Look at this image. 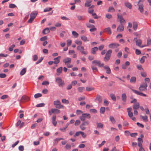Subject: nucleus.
<instances>
[{
    "label": "nucleus",
    "instance_id": "obj_50",
    "mask_svg": "<svg viewBox=\"0 0 151 151\" xmlns=\"http://www.w3.org/2000/svg\"><path fill=\"white\" fill-rule=\"evenodd\" d=\"M42 85L47 86L49 85V82L47 81H44L42 83Z\"/></svg>",
    "mask_w": 151,
    "mask_h": 151
},
{
    "label": "nucleus",
    "instance_id": "obj_29",
    "mask_svg": "<svg viewBox=\"0 0 151 151\" xmlns=\"http://www.w3.org/2000/svg\"><path fill=\"white\" fill-rule=\"evenodd\" d=\"M95 100L98 101L100 103H101L102 101V99L101 97L98 95H97V97Z\"/></svg>",
    "mask_w": 151,
    "mask_h": 151
},
{
    "label": "nucleus",
    "instance_id": "obj_33",
    "mask_svg": "<svg viewBox=\"0 0 151 151\" xmlns=\"http://www.w3.org/2000/svg\"><path fill=\"white\" fill-rule=\"evenodd\" d=\"M81 39L84 42L88 41V40H87V37L85 36H82L81 37Z\"/></svg>",
    "mask_w": 151,
    "mask_h": 151
},
{
    "label": "nucleus",
    "instance_id": "obj_64",
    "mask_svg": "<svg viewBox=\"0 0 151 151\" xmlns=\"http://www.w3.org/2000/svg\"><path fill=\"white\" fill-rule=\"evenodd\" d=\"M6 75L4 73H0V78H4L6 77Z\"/></svg>",
    "mask_w": 151,
    "mask_h": 151
},
{
    "label": "nucleus",
    "instance_id": "obj_36",
    "mask_svg": "<svg viewBox=\"0 0 151 151\" xmlns=\"http://www.w3.org/2000/svg\"><path fill=\"white\" fill-rule=\"evenodd\" d=\"M146 57L145 56H142L141 58L140 62L141 63H143L145 62V59L146 58Z\"/></svg>",
    "mask_w": 151,
    "mask_h": 151
},
{
    "label": "nucleus",
    "instance_id": "obj_47",
    "mask_svg": "<svg viewBox=\"0 0 151 151\" xmlns=\"http://www.w3.org/2000/svg\"><path fill=\"white\" fill-rule=\"evenodd\" d=\"M75 43L78 45L81 46L82 44V42L81 41H79L78 40H76L75 41Z\"/></svg>",
    "mask_w": 151,
    "mask_h": 151
},
{
    "label": "nucleus",
    "instance_id": "obj_5",
    "mask_svg": "<svg viewBox=\"0 0 151 151\" xmlns=\"http://www.w3.org/2000/svg\"><path fill=\"white\" fill-rule=\"evenodd\" d=\"M53 104L55 106V107L57 109L63 108V106L61 105L60 102L59 100L55 101L53 102Z\"/></svg>",
    "mask_w": 151,
    "mask_h": 151
},
{
    "label": "nucleus",
    "instance_id": "obj_44",
    "mask_svg": "<svg viewBox=\"0 0 151 151\" xmlns=\"http://www.w3.org/2000/svg\"><path fill=\"white\" fill-rule=\"evenodd\" d=\"M85 115L84 114H83L80 117V119L81 121H85L86 117L84 115Z\"/></svg>",
    "mask_w": 151,
    "mask_h": 151
},
{
    "label": "nucleus",
    "instance_id": "obj_34",
    "mask_svg": "<svg viewBox=\"0 0 151 151\" xmlns=\"http://www.w3.org/2000/svg\"><path fill=\"white\" fill-rule=\"evenodd\" d=\"M85 88L83 87H80L78 88V91L80 92H82L85 89Z\"/></svg>",
    "mask_w": 151,
    "mask_h": 151
},
{
    "label": "nucleus",
    "instance_id": "obj_35",
    "mask_svg": "<svg viewBox=\"0 0 151 151\" xmlns=\"http://www.w3.org/2000/svg\"><path fill=\"white\" fill-rule=\"evenodd\" d=\"M72 34L76 38L79 35L78 33L74 31L72 32Z\"/></svg>",
    "mask_w": 151,
    "mask_h": 151
},
{
    "label": "nucleus",
    "instance_id": "obj_12",
    "mask_svg": "<svg viewBox=\"0 0 151 151\" xmlns=\"http://www.w3.org/2000/svg\"><path fill=\"white\" fill-rule=\"evenodd\" d=\"M132 110V108H129L127 109V111L129 116L130 118H132L133 116V113L131 111Z\"/></svg>",
    "mask_w": 151,
    "mask_h": 151
},
{
    "label": "nucleus",
    "instance_id": "obj_54",
    "mask_svg": "<svg viewBox=\"0 0 151 151\" xmlns=\"http://www.w3.org/2000/svg\"><path fill=\"white\" fill-rule=\"evenodd\" d=\"M137 69L138 70H143V69L142 68V66L141 65H138L137 66Z\"/></svg>",
    "mask_w": 151,
    "mask_h": 151
},
{
    "label": "nucleus",
    "instance_id": "obj_13",
    "mask_svg": "<svg viewBox=\"0 0 151 151\" xmlns=\"http://www.w3.org/2000/svg\"><path fill=\"white\" fill-rule=\"evenodd\" d=\"M71 59L69 58H66L63 60V62L65 65H68V64L70 63Z\"/></svg>",
    "mask_w": 151,
    "mask_h": 151
},
{
    "label": "nucleus",
    "instance_id": "obj_17",
    "mask_svg": "<svg viewBox=\"0 0 151 151\" xmlns=\"http://www.w3.org/2000/svg\"><path fill=\"white\" fill-rule=\"evenodd\" d=\"M139 107V102H136L133 106V108L134 109H138Z\"/></svg>",
    "mask_w": 151,
    "mask_h": 151
},
{
    "label": "nucleus",
    "instance_id": "obj_8",
    "mask_svg": "<svg viewBox=\"0 0 151 151\" xmlns=\"http://www.w3.org/2000/svg\"><path fill=\"white\" fill-rule=\"evenodd\" d=\"M77 50H79L82 54L86 55L88 54L87 51H84V47L82 46H78L77 47Z\"/></svg>",
    "mask_w": 151,
    "mask_h": 151
},
{
    "label": "nucleus",
    "instance_id": "obj_18",
    "mask_svg": "<svg viewBox=\"0 0 151 151\" xmlns=\"http://www.w3.org/2000/svg\"><path fill=\"white\" fill-rule=\"evenodd\" d=\"M124 29V26L122 24L119 26L117 28V30L119 32H122L123 31Z\"/></svg>",
    "mask_w": 151,
    "mask_h": 151
},
{
    "label": "nucleus",
    "instance_id": "obj_37",
    "mask_svg": "<svg viewBox=\"0 0 151 151\" xmlns=\"http://www.w3.org/2000/svg\"><path fill=\"white\" fill-rule=\"evenodd\" d=\"M151 45V39L150 38H148L147 40V45L146 46Z\"/></svg>",
    "mask_w": 151,
    "mask_h": 151
},
{
    "label": "nucleus",
    "instance_id": "obj_39",
    "mask_svg": "<svg viewBox=\"0 0 151 151\" xmlns=\"http://www.w3.org/2000/svg\"><path fill=\"white\" fill-rule=\"evenodd\" d=\"M107 33L109 35H110L111 33V29L110 27H108L105 29Z\"/></svg>",
    "mask_w": 151,
    "mask_h": 151
},
{
    "label": "nucleus",
    "instance_id": "obj_4",
    "mask_svg": "<svg viewBox=\"0 0 151 151\" xmlns=\"http://www.w3.org/2000/svg\"><path fill=\"white\" fill-rule=\"evenodd\" d=\"M55 82L58 84L59 87H63L65 84L64 82L60 77H57L55 80Z\"/></svg>",
    "mask_w": 151,
    "mask_h": 151
},
{
    "label": "nucleus",
    "instance_id": "obj_23",
    "mask_svg": "<svg viewBox=\"0 0 151 151\" xmlns=\"http://www.w3.org/2000/svg\"><path fill=\"white\" fill-rule=\"evenodd\" d=\"M98 50V48L96 47H95L91 49V53L93 54H95L96 53V51Z\"/></svg>",
    "mask_w": 151,
    "mask_h": 151
},
{
    "label": "nucleus",
    "instance_id": "obj_1",
    "mask_svg": "<svg viewBox=\"0 0 151 151\" xmlns=\"http://www.w3.org/2000/svg\"><path fill=\"white\" fill-rule=\"evenodd\" d=\"M37 13V12L36 11H34L32 12L30 15V18L28 21L27 22L29 23H32L36 17Z\"/></svg>",
    "mask_w": 151,
    "mask_h": 151
},
{
    "label": "nucleus",
    "instance_id": "obj_3",
    "mask_svg": "<svg viewBox=\"0 0 151 151\" xmlns=\"http://www.w3.org/2000/svg\"><path fill=\"white\" fill-rule=\"evenodd\" d=\"M112 51L111 50H109L106 53L104 57V61H107L109 60L111 58V55Z\"/></svg>",
    "mask_w": 151,
    "mask_h": 151
},
{
    "label": "nucleus",
    "instance_id": "obj_2",
    "mask_svg": "<svg viewBox=\"0 0 151 151\" xmlns=\"http://www.w3.org/2000/svg\"><path fill=\"white\" fill-rule=\"evenodd\" d=\"M144 0H139L137 5L139 6L138 9L141 13H142L144 11L143 2Z\"/></svg>",
    "mask_w": 151,
    "mask_h": 151
},
{
    "label": "nucleus",
    "instance_id": "obj_26",
    "mask_svg": "<svg viewBox=\"0 0 151 151\" xmlns=\"http://www.w3.org/2000/svg\"><path fill=\"white\" fill-rule=\"evenodd\" d=\"M50 32L49 29L48 28H46L44 29L42 32L43 34H45L48 33Z\"/></svg>",
    "mask_w": 151,
    "mask_h": 151
},
{
    "label": "nucleus",
    "instance_id": "obj_57",
    "mask_svg": "<svg viewBox=\"0 0 151 151\" xmlns=\"http://www.w3.org/2000/svg\"><path fill=\"white\" fill-rule=\"evenodd\" d=\"M80 134L83 138H85L86 136V134L83 132L81 131Z\"/></svg>",
    "mask_w": 151,
    "mask_h": 151
},
{
    "label": "nucleus",
    "instance_id": "obj_59",
    "mask_svg": "<svg viewBox=\"0 0 151 151\" xmlns=\"http://www.w3.org/2000/svg\"><path fill=\"white\" fill-rule=\"evenodd\" d=\"M65 148L69 150L71 148V145L68 144H67L65 146Z\"/></svg>",
    "mask_w": 151,
    "mask_h": 151
},
{
    "label": "nucleus",
    "instance_id": "obj_55",
    "mask_svg": "<svg viewBox=\"0 0 151 151\" xmlns=\"http://www.w3.org/2000/svg\"><path fill=\"white\" fill-rule=\"evenodd\" d=\"M85 115H84L86 118L88 119H90L91 118V116L89 114L87 113L84 114Z\"/></svg>",
    "mask_w": 151,
    "mask_h": 151
},
{
    "label": "nucleus",
    "instance_id": "obj_48",
    "mask_svg": "<svg viewBox=\"0 0 151 151\" xmlns=\"http://www.w3.org/2000/svg\"><path fill=\"white\" fill-rule=\"evenodd\" d=\"M106 17L108 19H110L112 18V16L111 14H106Z\"/></svg>",
    "mask_w": 151,
    "mask_h": 151
},
{
    "label": "nucleus",
    "instance_id": "obj_58",
    "mask_svg": "<svg viewBox=\"0 0 151 151\" xmlns=\"http://www.w3.org/2000/svg\"><path fill=\"white\" fill-rule=\"evenodd\" d=\"M135 53L136 55H139L141 53V51L137 49H136L135 50Z\"/></svg>",
    "mask_w": 151,
    "mask_h": 151
},
{
    "label": "nucleus",
    "instance_id": "obj_52",
    "mask_svg": "<svg viewBox=\"0 0 151 151\" xmlns=\"http://www.w3.org/2000/svg\"><path fill=\"white\" fill-rule=\"evenodd\" d=\"M45 105L44 103H40L37 104L36 105V107H42L44 106Z\"/></svg>",
    "mask_w": 151,
    "mask_h": 151
},
{
    "label": "nucleus",
    "instance_id": "obj_7",
    "mask_svg": "<svg viewBox=\"0 0 151 151\" xmlns=\"http://www.w3.org/2000/svg\"><path fill=\"white\" fill-rule=\"evenodd\" d=\"M129 87L134 93H135L137 95L143 96H147L145 94H144L141 92L137 90L133 89L132 88L131 86H129Z\"/></svg>",
    "mask_w": 151,
    "mask_h": 151
},
{
    "label": "nucleus",
    "instance_id": "obj_11",
    "mask_svg": "<svg viewBox=\"0 0 151 151\" xmlns=\"http://www.w3.org/2000/svg\"><path fill=\"white\" fill-rule=\"evenodd\" d=\"M118 19L120 21L121 24L122 23H124L125 22V21L124 19L123 18L122 16V15H119V14H117Z\"/></svg>",
    "mask_w": 151,
    "mask_h": 151
},
{
    "label": "nucleus",
    "instance_id": "obj_28",
    "mask_svg": "<svg viewBox=\"0 0 151 151\" xmlns=\"http://www.w3.org/2000/svg\"><path fill=\"white\" fill-rule=\"evenodd\" d=\"M136 78L135 77H131L130 82L132 83H134L136 81Z\"/></svg>",
    "mask_w": 151,
    "mask_h": 151
},
{
    "label": "nucleus",
    "instance_id": "obj_10",
    "mask_svg": "<svg viewBox=\"0 0 151 151\" xmlns=\"http://www.w3.org/2000/svg\"><path fill=\"white\" fill-rule=\"evenodd\" d=\"M119 45L118 43H112L109 44V47L110 48L114 49L117 47Z\"/></svg>",
    "mask_w": 151,
    "mask_h": 151
},
{
    "label": "nucleus",
    "instance_id": "obj_49",
    "mask_svg": "<svg viewBox=\"0 0 151 151\" xmlns=\"http://www.w3.org/2000/svg\"><path fill=\"white\" fill-rule=\"evenodd\" d=\"M94 89V88L93 87H87L86 88V90L88 91L93 90Z\"/></svg>",
    "mask_w": 151,
    "mask_h": 151
},
{
    "label": "nucleus",
    "instance_id": "obj_61",
    "mask_svg": "<svg viewBox=\"0 0 151 151\" xmlns=\"http://www.w3.org/2000/svg\"><path fill=\"white\" fill-rule=\"evenodd\" d=\"M91 68L93 71L95 72L98 71V69L96 67L93 66H91Z\"/></svg>",
    "mask_w": 151,
    "mask_h": 151
},
{
    "label": "nucleus",
    "instance_id": "obj_6",
    "mask_svg": "<svg viewBox=\"0 0 151 151\" xmlns=\"http://www.w3.org/2000/svg\"><path fill=\"white\" fill-rule=\"evenodd\" d=\"M147 84L146 83L141 84L139 88V90L141 91H145L147 90Z\"/></svg>",
    "mask_w": 151,
    "mask_h": 151
},
{
    "label": "nucleus",
    "instance_id": "obj_63",
    "mask_svg": "<svg viewBox=\"0 0 151 151\" xmlns=\"http://www.w3.org/2000/svg\"><path fill=\"white\" fill-rule=\"evenodd\" d=\"M67 44L68 46L71 45V43H72V41L71 40H68L67 41Z\"/></svg>",
    "mask_w": 151,
    "mask_h": 151
},
{
    "label": "nucleus",
    "instance_id": "obj_24",
    "mask_svg": "<svg viewBox=\"0 0 151 151\" xmlns=\"http://www.w3.org/2000/svg\"><path fill=\"white\" fill-rule=\"evenodd\" d=\"M62 69L63 68L62 67H60L57 69V76H59L60 75V74L61 73L62 70Z\"/></svg>",
    "mask_w": 151,
    "mask_h": 151
},
{
    "label": "nucleus",
    "instance_id": "obj_20",
    "mask_svg": "<svg viewBox=\"0 0 151 151\" xmlns=\"http://www.w3.org/2000/svg\"><path fill=\"white\" fill-rule=\"evenodd\" d=\"M133 28L136 31L137 29L138 24L137 23L135 22H133Z\"/></svg>",
    "mask_w": 151,
    "mask_h": 151
},
{
    "label": "nucleus",
    "instance_id": "obj_38",
    "mask_svg": "<svg viewBox=\"0 0 151 151\" xmlns=\"http://www.w3.org/2000/svg\"><path fill=\"white\" fill-rule=\"evenodd\" d=\"M115 11L114 8L112 6L110 7L108 9V12H112Z\"/></svg>",
    "mask_w": 151,
    "mask_h": 151
},
{
    "label": "nucleus",
    "instance_id": "obj_60",
    "mask_svg": "<svg viewBox=\"0 0 151 151\" xmlns=\"http://www.w3.org/2000/svg\"><path fill=\"white\" fill-rule=\"evenodd\" d=\"M16 6V5L14 4H11L9 5V7L11 8H14Z\"/></svg>",
    "mask_w": 151,
    "mask_h": 151
},
{
    "label": "nucleus",
    "instance_id": "obj_53",
    "mask_svg": "<svg viewBox=\"0 0 151 151\" xmlns=\"http://www.w3.org/2000/svg\"><path fill=\"white\" fill-rule=\"evenodd\" d=\"M47 37L46 36L43 37H41L40 39V40L41 41H44L46 40H47Z\"/></svg>",
    "mask_w": 151,
    "mask_h": 151
},
{
    "label": "nucleus",
    "instance_id": "obj_22",
    "mask_svg": "<svg viewBox=\"0 0 151 151\" xmlns=\"http://www.w3.org/2000/svg\"><path fill=\"white\" fill-rule=\"evenodd\" d=\"M104 69L106 70V72L108 74H110L111 73V70L109 67L108 66H104Z\"/></svg>",
    "mask_w": 151,
    "mask_h": 151
},
{
    "label": "nucleus",
    "instance_id": "obj_62",
    "mask_svg": "<svg viewBox=\"0 0 151 151\" xmlns=\"http://www.w3.org/2000/svg\"><path fill=\"white\" fill-rule=\"evenodd\" d=\"M43 58L41 57L36 62V64H38L40 63L43 60Z\"/></svg>",
    "mask_w": 151,
    "mask_h": 151
},
{
    "label": "nucleus",
    "instance_id": "obj_9",
    "mask_svg": "<svg viewBox=\"0 0 151 151\" xmlns=\"http://www.w3.org/2000/svg\"><path fill=\"white\" fill-rule=\"evenodd\" d=\"M93 64L95 65H97L99 67H103L104 64L103 63L101 64V61L100 60H94L92 61Z\"/></svg>",
    "mask_w": 151,
    "mask_h": 151
},
{
    "label": "nucleus",
    "instance_id": "obj_43",
    "mask_svg": "<svg viewBox=\"0 0 151 151\" xmlns=\"http://www.w3.org/2000/svg\"><path fill=\"white\" fill-rule=\"evenodd\" d=\"M143 121L145 122H147L148 121L147 117V116H141Z\"/></svg>",
    "mask_w": 151,
    "mask_h": 151
},
{
    "label": "nucleus",
    "instance_id": "obj_25",
    "mask_svg": "<svg viewBox=\"0 0 151 151\" xmlns=\"http://www.w3.org/2000/svg\"><path fill=\"white\" fill-rule=\"evenodd\" d=\"M77 17L79 21H84L85 20V18L84 17L81 15H77Z\"/></svg>",
    "mask_w": 151,
    "mask_h": 151
},
{
    "label": "nucleus",
    "instance_id": "obj_31",
    "mask_svg": "<svg viewBox=\"0 0 151 151\" xmlns=\"http://www.w3.org/2000/svg\"><path fill=\"white\" fill-rule=\"evenodd\" d=\"M110 97L111 98V99L114 101H116V96L113 93L111 94Z\"/></svg>",
    "mask_w": 151,
    "mask_h": 151
},
{
    "label": "nucleus",
    "instance_id": "obj_46",
    "mask_svg": "<svg viewBox=\"0 0 151 151\" xmlns=\"http://www.w3.org/2000/svg\"><path fill=\"white\" fill-rule=\"evenodd\" d=\"M52 9V8L51 7H47L45 8L44 10V12H49Z\"/></svg>",
    "mask_w": 151,
    "mask_h": 151
},
{
    "label": "nucleus",
    "instance_id": "obj_45",
    "mask_svg": "<svg viewBox=\"0 0 151 151\" xmlns=\"http://www.w3.org/2000/svg\"><path fill=\"white\" fill-rule=\"evenodd\" d=\"M42 95L40 93H37L36 94L34 95V97L35 98H37L39 97H40L42 96Z\"/></svg>",
    "mask_w": 151,
    "mask_h": 151
},
{
    "label": "nucleus",
    "instance_id": "obj_16",
    "mask_svg": "<svg viewBox=\"0 0 151 151\" xmlns=\"http://www.w3.org/2000/svg\"><path fill=\"white\" fill-rule=\"evenodd\" d=\"M61 58V56H58L57 58L54 59V63L55 64H57L60 62V59Z\"/></svg>",
    "mask_w": 151,
    "mask_h": 151
},
{
    "label": "nucleus",
    "instance_id": "obj_56",
    "mask_svg": "<svg viewBox=\"0 0 151 151\" xmlns=\"http://www.w3.org/2000/svg\"><path fill=\"white\" fill-rule=\"evenodd\" d=\"M8 97V95H3L1 97V99H5L7 98Z\"/></svg>",
    "mask_w": 151,
    "mask_h": 151
},
{
    "label": "nucleus",
    "instance_id": "obj_51",
    "mask_svg": "<svg viewBox=\"0 0 151 151\" xmlns=\"http://www.w3.org/2000/svg\"><path fill=\"white\" fill-rule=\"evenodd\" d=\"M15 45H14L13 44L9 48V50L10 51H12L13 50V48L15 47Z\"/></svg>",
    "mask_w": 151,
    "mask_h": 151
},
{
    "label": "nucleus",
    "instance_id": "obj_15",
    "mask_svg": "<svg viewBox=\"0 0 151 151\" xmlns=\"http://www.w3.org/2000/svg\"><path fill=\"white\" fill-rule=\"evenodd\" d=\"M142 44V40L140 39H138V40H137L136 42V45L140 47H144L146 46V45H142L141 46Z\"/></svg>",
    "mask_w": 151,
    "mask_h": 151
},
{
    "label": "nucleus",
    "instance_id": "obj_21",
    "mask_svg": "<svg viewBox=\"0 0 151 151\" xmlns=\"http://www.w3.org/2000/svg\"><path fill=\"white\" fill-rule=\"evenodd\" d=\"M92 0H88L86 2L85 4V6L86 7H89L91 6V3L92 2Z\"/></svg>",
    "mask_w": 151,
    "mask_h": 151
},
{
    "label": "nucleus",
    "instance_id": "obj_30",
    "mask_svg": "<svg viewBox=\"0 0 151 151\" xmlns=\"http://www.w3.org/2000/svg\"><path fill=\"white\" fill-rule=\"evenodd\" d=\"M52 112H53V113H56L58 114L60 113V111L56 109H52Z\"/></svg>",
    "mask_w": 151,
    "mask_h": 151
},
{
    "label": "nucleus",
    "instance_id": "obj_41",
    "mask_svg": "<svg viewBox=\"0 0 151 151\" xmlns=\"http://www.w3.org/2000/svg\"><path fill=\"white\" fill-rule=\"evenodd\" d=\"M59 140L58 138H56L54 139L53 141V145H56L58 143Z\"/></svg>",
    "mask_w": 151,
    "mask_h": 151
},
{
    "label": "nucleus",
    "instance_id": "obj_14",
    "mask_svg": "<svg viewBox=\"0 0 151 151\" xmlns=\"http://www.w3.org/2000/svg\"><path fill=\"white\" fill-rule=\"evenodd\" d=\"M29 100L30 98L29 97L25 96H23L21 97L20 100V101L21 102H23L24 101V100L28 101Z\"/></svg>",
    "mask_w": 151,
    "mask_h": 151
},
{
    "label": "nucleus",
    "instance_id": "obj_40",
    "mask_svg": "<svg viewBox=\"0 0 151 151\" xmlns=\"http://www.w3.org/2000/svg\"><path fill=\"white\" fill-rule=\"evenodd\" d=\"M89 124V122L88 121H83L81 124L84 126H87Z\"/></svg>",
    "mask_w": 151,
    "mask_h": 151
},
{
    "label": "nucleus",
    "instance_id": "obj_27",
    "mask_svg": "<svg viewBox=\"0 0 151 151\" xmlns=\"http://www.w3.org/2000/svg\"><path fill=\"white\" fill-rule=\"evenodd\" d=\"M27 69L26 68H23L20 72V75L21 76H23L24 75L26 72Z\"/></svg>",
    "mask_w": 151,
    "mask_h": 151
},
{
    "label": "nucleus",
    "instance_id": "obj_32",
    "mask_svg": "<svg viewBox=\"0 0 151 151\" xmlns=\"http://www.w3.org/2000/svg\"><path fill=\"white\" fill-rule=\"evenodd\" d=\"M125 6L128 8L129 9H131L132 8V5L130 3L128 2H126L125 3Z\"/></svg>",
    "mask_w": 151,
    "mask_h": 151
},
{
    "label": "nucleus",
    "instance_id": "obj_19",
    "mask_svg": "<svg viewBox=\"0 0 151 151\" xmlns=\"http://www.w3.org/2000/svg\"><path fill=\"white\" fill-rule=\"evenodd\" d=\"M122 100L124 102H125L127 100V96L125 93H123L121 96Z\"/></svg>",
    "mask_w": 151,
    "mask_h": 151
},
{
    "label": "nucleus",
    "instance_id": "obj_42",
    "mask_svg": "<svg viewBox=\"0 0 151 151\" xmlns=\"http://www.w3.org/2000/svg\"><path fill=\"white\" fill-rule=\"evenodd\" d=\"M110 119L111 122L113 124L115 123V120L114 117L112 116H110Z\"/></svg>",
    "mask_w": 151,
    "mask_h": 151
}]
</instances>
